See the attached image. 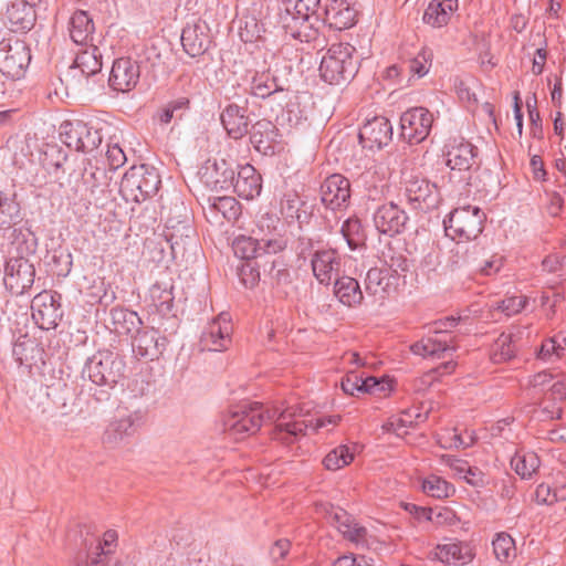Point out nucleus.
<instances>
[{
    "label": "nucleus",
    "mask_w": 566,
    "mask_h": 566,
    "mask_svg": "<svg viewBox=\"0 0 566 566\" xmlns=\"http://www.w3.org/2000/svg\"><path fill=\"white\" fill-rule=\"evenodd\" d=\"M294 412L290 408L280 410H263L259 402L242 403L235 406L223 420V430L235 440L243 439L247 436L258 432L265 419H275V427L272 430V439L283 444L290 446L306 434L308 428L314 431L326 427L335 426L339 417L318 418L313 426L312 420L294 418Z\"/></svg>",
    "instance_id": "f257e3e1"
},
{
    "label": "nucleus",
    "mask_w": 566,
    "mask_h": 566,
    "mask_svg": "<svg viewBox=\"0 0 566 566\" xmlns=\"http://www.w3.org/2000/svg\"><path fill=\"white\" fill-rule=\"evenodd\" d=\"M126 363L124 358L111 350H99L90 357L83 368V377H87L94 385L107 389H96L93 398L107 401L111 397L108 389L115 388L125 378Z\"/></svg>",
    "instance_id": "f03ea898"
},
{
    "label": "nucleus",
    "mask_w": 566,
    "mask_h": 566,
    "mask_svg": "<svg viewBox=\"0 0 566 566\" xmlns=\"http://www.w3.org/2000/svg\"><path fill=\"white\" fill-rule=\"evenodd\" d=\"M17 254L10 251V256L4 266L3 282L11 294L22 295L34 283L35 270L34 265L27 258L35 251V240H28L22 234V239L18 235L12 242Z\"/></svg>",
    "instance_id": "7ed1b4c3"
},
{
    "label": "nucleus",
    "mask_w": 566,
    "mask_h": 566,
    "mask_svg": "<svg viewBox=\"0 0 566 566\" xmlns=\"http://www.w3.org/2000/svg\"><path fill=\"white\" fill-rule=\"evenodd\" d=\"M356 49L349 43L333 44L322 57L319 74L331 85L349 83L358 72Z\"/></svg>",
    "instance_id": "20e7f679"
},
{
    "label": "nucleus",
    "mask_w": 566,
    "mask_h": 566,
    "mask_svg": "<svg viewBox=\"0 0 566 566\" xmlns=\"http://www.w3.org/2000/svg\"><path fill=\"white\" fill-rule=\"evenodd\" d=\"M446 164L450 169V182L463 187L471 186V180L480 168L478 147L463 138L454 139L448 146Z\"/></svg>",
    "instance_id": "39448f33"
},
{
    "label": "nucleus",
    "mask_w": 566,
    "mask_h": 566,
    "mask_svg": "<svg viewBox=\"0 0 566 566\" xmlns=\"http://www.w3.org/2000/svg\"><path fill=\"white\" fill-rule=\"evenodd\" d=\"M161 185L158 170L149 165L142 164L130 167L120 182V193L128 201L142 202L154 197Z\"/></svg>",
    "instance_id": "423d86ee"
},
{
    "label": "nucleus",
    "mask_w": 566,
    "mask_h": 566,
    "mask_svg": "<svg viewBox=\"0 0 566 566\" xmlns=\"http://www.w3.org/2000/svg\"><path fill=\"white\" fill-rule=\"evenodd\" d=\"M164 237L170 244L174 258L184 256L187 248L195 243V229L182 202L170 209L166 218Z\"/></svg>",
    "instance_id": "0eeeda50"
},
{
    "label": "nucleus",
    "mask_w": 566,
    "mask_h": 566,
    "mask_svg": "<svg viewBox=\"0 0 566 566\" xmlns=\"http://www.w3.org/2000/svg\"><path fill=\"white\" fill-rule=\"evenodd\" d=\"M485 213L479 207L455 208L443 220L444 230L452 240L470 241L476 239L483 230Z\"/></svg>",
    "instance_id": "6e6552de"
},
{
    "label": "nucleus",
    "mask_w": 566,
    "mask_h": 566,
    "mask_svg": "<svg viewBox=\"0 0 566 566\" xmlns=\"http://www.w3.org/2000/svg\"><path fill=\"white\" fill-rule=\"evenodd\" d=\"M144 421L145 413L142 410H118L103 432V446L108 449H116L127 444Z\"/></svg>",
    "instance_id": "1a4fd4ad"
},
{
    "label": "nucleus",
    "mask_w": 566,
    "mask_h": 566,
    "mask_svg": "<svg viewBox=\"0 0 566 566\" xmlns=\"http://www.w3.org/2000/svg\"><path fill=\"white\" fill-rule=\"evenodd\" d=\"M319 3L321 0H283L280 24L285 33L298 40L307 36L303 28L316 14Z\"/></svg>",
    "instance_id": "9d476101"
},
{
    "label": "nucleus",
    "mask_w": 566,
    "mask_h": 566,
    "mask_svg": "<svg viewBox=\"0 0 566 566\" xmlns=\"http://www.w3.org/2000/svg\"><path fill=\"white\" fill-rule=\"evenodd\" d=\"M31 62L28 44L15 36L0 41V72L12 80L21 78Z\"/></svg>",
    "instance_id": "9b49d317"
},
{
    "label": "nucleus",
    "mask_w": 566,
    "mask_h": 566,
    "mask_svg": "<svg viewBox=\"0 0 566 566\" xmlns=\"http://www.w3.org/2000/svg\"><path fill=\"white\" fill-rule=\"evenodd\" d=\"M59 133L62 143L76 151H93L102 143L99 130L80 119L64 120Z\"/></svg>",
    "instance_id": "f8f14e48"
},
{
    "label": "nucleus",
    "mask_w": 566,
    "mask_h": 566,
    "mask_svg": "<svg viewBox=\"0 0 566 566\" xmlns=\"http://www.w3.org/2000/svg\"><path fill=\"white\" fill-rule=\"evenodd\" d=\"M433 115L426 107H411L400 116V136L410 145L423 142L430 134Z\"/></svg>",
    "instance_id": "ddd939ff"
},
{
    "label": "nucleus",
    "mask_w": 566,
    "mask_h": 566,
    "mask_svg": "<svg viewBox=\"0 0 566 566\" xmlns=\"http://www.w3.org/2000/svg\"><path fill=\"white\" fill-rule=\"evenodd\" d=\"M405 196L412 209L423 212L436 209L441 201L437 185L418 176L406 180Z\"/></svg>",
    "instance_id": "4468645a"
},
{
    "label": "nucleus",
    "mask_w": 566,
    "mask_h": 566,
    "mask_svg": "<svg viewBox=\"0 0 566 566\" xmlns=\"http://www.w3.org/2000/svg\"><path fill=\"white\" fill-rule=\"evenodd\" d=\"M61 295L43 291L38 293L31 303L32 318L45 331L55 328L63 316L60 304Z\"/></svg>",
    "instance_id": "2eb2a0df"
},
{
    "label": "nucleus",
    "mask_w": 566,
    "mask_h": 566,
    "mask_svg": "<svg viewBox=\"0 0 566 566\" xmlns=\"http://www.w3.org/2000/svg\"><path fill=\"white\" fill-rule=\"evenodd\" d=\"M140 65L130 56L114 60L109 73L108 84L116 92H129L138 84Z\"/></svg>",
    "instance_id": "dca6fc26"
},
{
    "label": "nucleus",
    "mask_w": 566,
    "mask_h": 566,
    "mask_svg": "<svg viewBox=\"0 0 566 566\" xmlns=\"http://www.w3.org/2000/svg\"><path fill=\"white\" fill-rule=\"evenodd\" d=\"M231 318L228 313H221L201 334L200 344L203 349L212 352L226 350L231 344Z\"/></svg>",
    "instance_id": "f3484780"
},
{
    "label": "nucleus",
    "mask_w": 566,
    "mask_h": 566,
    "mask_svg": "<svg viewBox=\"0 0 566 566\" xmlns=\"http://www.w3.org/2000/svg\"><path fill=\"white\" fill-rule=\"evenodd\" d=\"M350 199V182L339 175L334 174L325 179L321 186V201L326 209L332 211L346 208Z\"/></svg>",
    "instance_id": "a211bd4d"
},
{
    "label": "nucleus",
    "mask_w": 566,
    "mask_h": 566,
    "mask_svg": "<svg viewBox=\"0 0 566 566\" xmlns=\"http://www.w3.org/2000/svg\"><path fill=\"white\" fill-rule=\"evenodd\" d=\"M325 517L329 524L337 528L345 539L356 545H365L367 543L366 527L359 525L345 510L331 505L325 510Z\"/></svg>",
    "instance_id": "6ab92c4d"
},
{
    "label": "nucleus",
    "mask_w": 566,
    "mask_h": 566,
    "mask_svg": "<svg viewBox=\"0 0 566 566\" xmlns=\"http://www.w3.org/2000/svg\"><path fill=\"white\" fill-rule=\"evenodd\" d=\"M235 170L224 158L207 160L200 175L203 182L212 190H229L233 186Z\"/></svg>",
    "instance_id": "aec40b11"
},
{
    "label": "nucleus",
    "mask_w": 566,
    "mask_h": 566,
    "mask_svg": "<svg viewBox=\"0 0 566 566\" xmlns=\"http://www.w3.org/2000/svg\"><path fill=\"white\" fill-rule=\"evenodd\" d=\"M358 138L364 148L380 149L391 140L392 126L388 118L375 116L360 127Z\"/></svg>",
    "instance_id": "412c9836"
},
{
    "label": "nucleus",
    "mask_w": 566,
    "mask_h": 566,
    "mask_svg": "<svg viewBox=\"0 0 566 566\" xmlns=\"http://www.w3.org/2000/svg\"><path fill=\"white\" fill-rule=\"evenodd\" d=\"M268 8L262 2H253L240 19L239 35L245 43L263 39L266 32L265 18Z\"/></svg>",
    "instance_id": "4be33fe9"
},
{
    "label": "nucleus",
    "mask_w": 566,
    "mask_h": 566,
    "mask_svg": "<svg viewBox=\"0 0 566 566\" xmlns=\"http://www.w3.org/2000/svg\"><path fill=\"white\" fill-rule=\"evenodd\" d=\"M276 223H280L277 218L265 214L258 221V228L263 232L266 228L268 232L259 238L261 252H263V261L270 260L269 256L284 251L287 247L289 239L285 232L277 229Z\"/></svg>",
    "instance_id": "5701e85b"
},
{
    "label": "nucleus",
    "mask_w": 566,
    "mask_h": 566,
    "mask_svg": "<svg viewBox=\"0 0 566 566\" xmlns=\"http://www.w3.org/2000/svg\"><path fill=\"white\" fill-rule=\"evenodd\" d=\"M408 219L406 211L394 202L384 203L374 212L376 229L390 237L401 233Z\"/></svg>",
    "instance_id": "b1692460"
},
{
    "label": "nucleus",
    "mask_w": 566,
    "mask_h": 566,
    "mask_svg": "<svg viewBox=\"0 0 566 566\" xmlns=\"http://www.w3.org/2000/svg\"><path fill=\"white\" fill-rule=\"evenodd\" d=\"M135 334L132 346L134 353L139 358L155 360L166 350L168 339L165 336H160L157 329L139 328Z\"/></svg>",
    "instance_id": "393cba45"
},
{
    "label": "nucleus",
    "mask_w": 566,
    "mask_h": 566,
    "mask_svg": "<svg viewBox=\"0 0 566 566\" xmlns=\"http://www.w3.org/2000/svg\"><path fill=\"white\" fill-rule=\"evenodd\" d=\"M212 43L210 30L206 22L187 24L181 32V45L185 52L197 57L205 54Z\"/></svg>",
    "instance_id": "a878e982"
},
{
    "label": "nucleus",
    "mask_w": 566,
    "mask_h": 566,
    "mask_svg": "<svg viewBox=\"0 0 566 566\" xmlns=\"http://www.w3.org/2000/svg\"><path fill=\"white\" fill-rule=\"evenodd\" d=\"M311 265L316 280L328 285L334 276H338L342 258L335 249H322L313 253Z\"/></svg>",
    "instance_id": "bb28decb"
},
{
    "label": "nucleus",
    "mask_w": 566,
    "mask_h": 566,
    "mask_svg": "<svg viewBox=\"0 0 566 566\" xmlns=\"http://www.w3.org/2000/svg\"><path fill=\"white\" fill-rule=\"evenodd\" d=\"M279 129L268 119L258 120L252 125L250 140L253 147L262 155L269 156L275 153L279 144Z\"/></svg>",
    "instance_id": "cd10ccee"
},
{
    "label": "nucleus",
    "mask_w": 566,
    "mask_h": 566,
    "mask_svg": "<svg viewBox=\"0 0 566 566\" xmlns=\"http://www.w3.org/2000/svg\"><path fill=\"white\" fill-rule=\"evenodd\" d=\"M357 11L348 0H332L324 12L323 22L331 29L345 30L356 22Z\"/></svg>",
    "instance_id": "c85d7f7f"
},
{
    "label": "nucleus",
    "mask_w": 566,
    "mask_h": 566,
    "mask_svg": "<svg viewBox=\"0 0 566 566\" xmlns=\"http://www.w3.org/2000/svg\"><path fill=\"white\" fill-rule=\"evenodd\" d=\"M220 120L228 136L232 139H241L249 133L250 120L247 115V107L230 103L221 112Z\"/></svg>",
    "instance_id": "c756f323"
},
{
    "label": "nucleus",
    "mask_w": 566,
    "mask_h": 566,
    "mask_svg": "<svg viewBox=\"0 0 566 566\" xmlns=\"http://www.w3.org/2000/svg\"><path fill=\"white\" fill-rule=\"evenodd\" d=\"M231 188L240 198L251 200L261 192V176L255 168L249 164L239 166Z\"/></svg>",
    "instance_id": "7c9ffc66"
},
{
    "label": "nucleus",
    "mask_w": 566,
    "mask_h": 566,
    "mask_svg": "<svg viewBox=\"0 0 566 566\" xmlns=\"http://www.w3.org/2000/svg\"><path fill=\"white\" fill-rule=\"evenodd\" d=\"M334 295L347 307H357L361 305L364 300L359 282L347 275L336 277L334 282Z\"/></svg>",
    "instance_id": "2f4dec72"
},
{
    "label": "nucleus",
    "mask_w": 566,
    "mask_h": 566,
    "mask_svg": "<svg viewBox=\"0 0 566 566\" xmlns=\"http://www.w3.org/2000/svg\"><path fill=\"white\" fill-rule=\"evenodd\" d=\"M174 289V280L170 276L156 281L149 289L151 305L161 315H166L172 310L175 300Z\"/></svg>",
    "instance_id": "473e14b6"
},
{
    "label": "nucleus",
    "mask_w": 566,
    "mask_h": 566,
    "mask_svg": "<svg viewBox=\"0 0 566 566\" xmlns=\"http://www.w3.org/2000/svg\"><path fill=\"white\" fill-rule=\"evenodd\" d=\"M458 8V0H431L426 8L422 21L432 28L447 25Z\"/></svg>",
    "instance_id": "72a5a7b5"
},
{
    "label": "nucleus",
    "mask_w": 566,
    "mask_h": 566,
    "mask_svg": "<svg viewBox=\"0 0 566 566\" xmlns=\"http://www.w3.org/2000/svg\"><path fill=\"white\" fill-rule=\"evenodd\" d=\"M207 207H203L206 216L219 221L220 217L228 221L235 220L241 207L239 202L229 196L208 198Z\"/></svg>",
    "instance_id": "f704fd0d"
},
{
    "label": "nucleus",
    "mask_w": 566,
    "mask_h": 566,
    "mask_svg": "<svg viewBox=\"0 0 566 566\" xmlns=\"http://www.w3.org/2000/svg\"><path fill=\"white\" fill-rule=\"evenodd\" d=\"M7 18L14 32L30 30L35 21V11L19 0H11L7 8Z\"/></svg>",
    "instance_id": "c9c22d12"
},
{
    "label": "nucleus",
    "mask_w": 566,
    "mask_h": 566,
    "mask_svg": "<svg viewBox=\"0 0 566 566\" xmlns=\"http://www.w3.org/2000/svg\"><path fill=\"white\" fill-rule=\"evenodd\" d=\"M94 30V22L86 11L78 10L72 14L69 32L74 43L86 45L93 39Z\"/></svg>",
    "instance_id": "e433bc0d"
},
{
    "label": "nucleus",
    "mask_w": 566,
    "mask_h": 566,
    "mask_svg": "<svg viewBox=\"0 0 566 566\" xmlns=\"http://www.w3.org/2000/svg\"><path fill=\"white\" fill-rule=\"evenodd\" d=\"M109 315L114 331L119 335L133 336L143 324L138 314L127 308L114 307Z\"/></svg>",
    "instance_id": "4c0bfd02"
},
{
    "label": "nucleus",
    "mask_w": 566,
    "mask_h": 566,
    "mask_svg": "<svg viewBox=\"0 0 566 566\" xmlns=\"http://www.w3.org/2000/svg\"><path fill=\"white\" fill-rule=\"evenodd\" d=\"M250 90L252 95L260 98H266L275 93L283 92L285 86L284 83L271 74L270 71H265L254 73L251 80Z\"/></svg>",
    "instance_id": "58836bf2"
},
{
    "label": "nucleus",
    "mask_w": 566,
    "mask_h": 566,
    "mask_svg": "<svg viewBox=\"0 0 566 566\" xmlns=\"http://www.w3.org/2000/svg\"><path fill=\"white\" fill-rule=\"evenodd\" d=\"M102 66V53L98 46L88 45L76 53L74 69L80 70L84 76L95 75L101 72Z\"/></svg>",
    "instance_id": "ea45409f"
},
{
    "label": "nucleus",
    "mask_w": 566,
    "mask_h": 566,
    "mask_svg": "<svg viewBox=\"0 0 566 566\" xmlns=\"http://www.w3.org/2000/svg\"><path fill=\"white\" fill-rule=\"evenodd\" d=\"M516 353V336L512 333H502L491 345L490 358L494 364H502L513 359Z\"/></svg>",
    "instance_id": "a19ab883"
},
{
    "label": "nucleus",
    "mask_w": 566,
    "mask_h": 566,
    "mask_svg": "<svg viewBox=\"0 0 566 566\" xmlns=\"http://www.w3.org/2000/svg\"><path fill=\"white\" fill-rule=\"evenodd\" d=\"M537 357L545 363H556L566 357V331L543 340Z\"/></svg>",
    "instance_id": "79ce46f5"
},
{
    "label": "nucleus",
    "mask_w": 566,
    "mask_h": 566,
    "mask_svg": "<svg viewBox=\"0 0 566 566\" xmlns=\"http://www.w3.org/2000/svg\"><path fill=\"white\" fill-rule=\"evenodd\" d=\"M452 348L449 346L447 340L423 337L419 342H416L410 346V350L415 355L422 356L423 358H442L448 350Z\"/></svg>",
    "instance_id": "37998d69"
},
{
    "label": "nucleus",
    "mask_w": 566,
    "mask_h": 566,
    "mask_svg": "<svg viewBox=\"0 0 566 566\" xmlns=\"http://www.w3.org/2000/svg\"><path fill=\"white\" fill-rule=\"evenodd\" d=\"M340 233L350 250L355 251L366 245V232L361 221L357 217L346 219L340 228Z\"/></svg>",
    "instance_id": "c03bdc74"
},
{
    "label": "nucleus",
    "mask_w": 566,
    "mask_h": 566,
    "mask_svg": "<svg viewBox=\"0 0 566 566\" xmlns=\"http://www.w3.org/2000/svg\"><path fill=\"white\" fill-rule=\"evenodd\" d=\"M437 555L442 562L449 564H467L473 558L470 547L462 543L438 545Z\"/></svg>",
    "instance_id": "a18cd8bd"
},
{
    "label": "nucleus",
    "mask_w": 566,
    "mask_h": 566,
    "mask_svg": "<svg viewBox=\"0 0 566 566\" xmlns=\"http://www.w3.org/2000/svg\"><path fill=\"white\" fill-rule=\"evenodd\" d=\"M541 465L538 455L533 452H516L511 460L512 469L522 479H531L535 474Z\"/></svg>",
    "instance_id": "49530a36"
},
{
    "label": "nucleus",
    "mask_w": 566,
    "mask_h": 566,
    "mask_svg": "<svg viewBox=\"0 0 566 566\" xmlns=\"http://www.w3.org/2000/svg\"><path fill=\"white\" fill-rule=\"evenodd\" d=\"M233 251L237 256L247 262L263 261L260 240L251 237H239L233 241Z\"/></svg>",
    "instance_id": "de8ad7c7"
},
{
    "label": "nucleus",
    "mask_w": 566,
    "mask_h": 566,
    "mask_svg": "<svg viewBox=\"0 0 566 566\" xmlns=\"http://www.w3.org/2000/svg\"><path fill=\"white\" fill-rule=\"evenodd\" d=\"M21 221V208L14 196L0 192V229H9Z\"/></svg>",
    "instance_id": "09e8293b"
},
{
    "label": "nucleus",
    "mask_w": 566,
    "mask_h": 566,
    "mask_svg": "<svg viewBox=\"0 0 566 566\" xmlns=\"http://www.w3.org/2000/svg\"><path fill=\"white\" fill-rule=\"evenodd\" d=\"M262 272L270 277L273 285L285 286L291 283L290 270L281 258L264 260Z\"/></svg>",
    "instance_id": "8fccbe9b"
},
{
    "label": "nucleus",
    "mask_w": 566,
    "mask_h": 566,
    "mask_svg": "<svg viewBox=\"0 0 566 566\" xmlns=\"http://www.w3.org/2000/svg\"><path fill=\"white\" fill-rule=\"evenodd\" d=\"M421 488L424 494L438 500L450 497L455 493L453 484L434 474L426 478Z\"/></svg>",
    "instance_id": "3c124183"
},
{
    "label": "nucleus",
    "mask_w": 566,
    "mask_h": 566,
    "mask_svg": "<svg viewBox=\"0 0 566 566\" xmlns=\"http://www.w3.org/2000/svg\"><path fill=\"white\" fill-rule=\"evenodd\" d=\"M389 275V269L386 268H371L366 273L364 281L365 291L370 296H377L380 293H385L387 283L385 280Z\"/></svg>",
    "instance_id": "603ef678"
},
{
    "label": "nucleus",
    "mask_w": 566,
    "mask_h": 566,
    "mask_svg": "<svg viewBox=\"0 0 566 566\" xmlns=\"http://www.w3.org/2000/svg\"><path fill=\"white\" fill-rule=\"evenodd\" d=\"M353 460L354 452L347 446L342 444L325 455L323 464L327 470L336 471L348 465Z\"/></svg>",
    "instance_id": "864d4df0"
},
{
    "label": "nucleus",
    "mask_w": 566,
    "mask_h": 566,
    "mask_svg": "<svg viewBox=\"0 0 566 566\" xmlns=\"http://www.w3.org/2000/svg\"><path fill=\"white\" fill-rule=\"evenodd\" d=\"M262 265L263 261H254L245 262L239 268L238 275L245 287L252 289L259 283Z\"/></svg>",
    "instance_id": "5fc2aeb1"
},
{
    "label": "nucleus",
    "mask_w": 566,
    "mask_h": 566,
    "mask_svg": "<svg viewBox=\"0 0 566 566\" xmlns=\"http://www.w3.org/2000/svg\"><path fill=\"white\" fill-rule=\"evenodd\" d=\"M432 52L422 49L415 57L408 61L409 72L418 77L424 76L431 66Z\"/></svg>",
    "instance_id": "6e6d98bb"
},
{
    "label": "nucleus",
    "mask_w": 566,
    "mask_h": 566,
    "mask_svg": "<svg viewBox=\"0 0 566 566\" xmlns=\"http://www.w3.org/2000/svg\"><path fill=\"white\" fill-rule=\"evenodd\" d=\"M495 557L506 562L515 551L514 539L506 533H500L492 543Z\"/></svg>",
    "instance_id": "4d7b16f0"
},
{
    "label": "nucleus",
    "mask_w": 566,
    "mask_h": 566,
    "mask_svg": "<svg viewBox=\"0 0 566 566\" xmlns=\"http://www.w3.org/2000/svg\"><path fill=\"white\" fill-rule=\"evenodd\" d=\"M527 304V297L524 295L507 296L497 303L496 308L506 316L521 313Z\"/></svg>",
    "instance_id": "13d9d810"
},
{
    "label": "nucleus",
    "mask_w": 566,
    "mask_h": 566,
    "mask_svg": "<svg viewBox=\"0 0 566 566\" xmlns=\"http://www.w3.org/2000/svg\"><path fill=\"white\" fill-rule=\"evenodd\" d=\"M430 522L437 526H457L461 520L450 507H441L438 511L431 509Z\"/></svg>",
    "instance_id": "bf43d9fd"
},
{
    "label": "nucleus",
    "mask_w": 566,
    "mask_h": 566,
    "mask_svg": "<svg viewBox=\"0 0 566 566\" xmlns=\"http://www.w3.org/2000/svg\"><path fill=\"white\" fill-rule=\"evenodd\" d=\"M117 533L113 530H108L103 536V546L99 544L96 548H101V553L96 554V557H92L90 566H98L102 563V557H106L112 551L111 546L116 542Z\"/></svg>",
    "instance_id": "052dcab7"
},
{
    "label": "nucleus",
    "mask_w": 566,
    "mask_h": 566,
    "mask_svg": "<svg viewBox=\"0 0 566 566\" xmlns=\"http://www.w3.org/2000/svg\"><path fill=\"white\" fill-rule=\"evenodd\" d=\"M106 159L111 170H116L122 167L127 158L118 144H108L106 150Z\"/></svg>",
    "instance_id": "680f3d73"
},
{
    "label": "nucleus",
    "mask_w": 566,
    "mask_h": 566,
    "mask_svg": "<svg viewBox=\"0 0 566 566\" xmlns=\"http://www.w3.org/2000/svg\"><path fill=\"white\" fill-rule=\"evenodd\" d=\"M82 177L85 184L97 187L101 179L106 177V171L103 168L94 167L91 160H88L87 165L84 167Z\"/></svg>",
    "instance_id": "e2e57ef3"
},
{
    "label": "nucleus",
    "mask_w": 566,
    "mask_h": 566,
    "mask_svg": "<svg viewBox=\"0 0 566 566\" xmlns=\"http://www.w3.org/2000/svg\"><path fill=\"white\" fill-rule=\"evenodd\" d=\"M361 375L356 371H349L342 380V389L345 394L355 396L357 392H361Z\"/></svg>",
    "instance_id": "0e129e2a"
},
{
    "label": "nucleus",
    "mask_w": 566,
    "mask_h": 566,
    "mask_svg": "<svg viewBox=\"0 0 566 566\" xmlns=\"http://www.w3.org/2000/svg\"><path fill=\"white\" fill-rule=\"evenodd\" d=\"M143 57L146 63H149L153 70L159 69L165 64L161 52L154 44L145 46Z\"/></svg>",
    "instance_id": "69168bd1"
},
{
    "label": "nucleus",
    "mask_w": 566,
    "mask_h": 566,
    "mask_svg": "<svg viewBox=\"0 0 566 566\" xmlns=\"http://www.w3.org/2000/svg\"><path fill=\"white\" fill-rule=\"evenodd\" d=\"M291 548V542L286 538H280L275 541L270 548V557L273 563L283 560L289 554Z\"/></svg>",
    "instance_id": "338daca9"
},
{
    "label": "nucleus",
    "mask_w": 566,
    "mask_h": 566,
    "mask_svg": "<svg viewBox=\"0 0 566 566\" xmlns=\"http://www.w3.org/2000/svg\"><path fill=\"white\" fill-rule=\"evenodd\" d=\"M504 264V258L499 254H493L489 260L484 261L480 268V273L485 276L496 274Z\"/></svg>",
    "instance_id": "774afa93"
}]
</instances>
